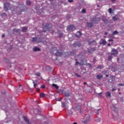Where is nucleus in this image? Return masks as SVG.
<instances>
[{
	"label": "nucleus",
	"mask_w": 124,
	"mask_h": 124,
	"mask_svg": "<svg viewBox=\"0 0 124 124\" xmlns=\"http://www.w3.org/2000/svg\"><path fill=\"white\" fill-rule=\"evenodd\" d=\"M12 5H11V4H10V3L8 2H5L4 3V10H5V11H7V10H12V11L13 10L12 9Z\"/></svg>",
	"instance_id": "obj_1"
},
{
	"label": "nucleus",
	"mask_w": 124,
	"mask_h": 124,
	"mask_svg": "<svg viewBox=\"0 0 124 124\" xmlns=\"http://www.w3.org/2000/svg\"><path fill=\"white\" fill-rule=\"evenodd\" d=\"M52 24L46 23L45 27L43 28V31H44V32H46V31H51V30H52Z\"/></svg>",
	"instance_id": "obj_2"
},
{
	"label": "nucleus",
	"mask_w": 124,
	"mask_h": 124,
	"mask_svg": "<svg viewBox=\"0 0 124 124\" xmlns=\"http://www.w3.org/2000/svg\"><path fill=\"white\" fill-rule=\"evenodd\" d=\"M100 18L98 17H93L92 18V22L93 24H98L99 23V20Z\"/></svg>",
	"instance_id": "obj_3"
},
{
	"label": "nucleus",
	"mask_w": 124,
	"mask_h": 124,
	"mask_svg": "<svg viewBox=\"0 0 124 124\" xmlns=\"http://www.w3.org/2000/svg\"><path fill=\"white\" fill-rule=\"evenodd\" d=\"M75 26L73 25H71L68 26L67 28V31H75Z\"/></svg>",
	"instance_id": "obj_4"
},
{
	"label": "nucleus",
	"mask_w": 124,
	"mask_h": 124,
	"mask_svg": "<svg viewBox=\"0 0 124 124\" xmlns=\"http://www.w3.org/2000/svg\"><path fill=\"white\" fill-rule=\"evenodd\" d=\"M111 56H114V57H115L116 55H118V50L117 49L113 48L111 50Z\"/></svg>",
	"instance_id": "obj_5"
},
{
	"label": "nucleus",
	"mask_w": 124,
	"mask_h": 124,
	"mask_svg": "<svg viewBox=\"0 0 124 124\" xmlns=\"http://www.w3.org/2000/svg\"><path fill=\"white\" fill-rule=\"evenodd\" d=\"M111 108L112 110L115 111V114H116V115H118V111H119V110L118 109V108L116 107V106H115V105H112Z\"/></svg>",
	"instance_id": "obj_6"
},
{
	"label": "nucleus",
	"mask_w": 124,
	"mask_h": 124,
	"mask_svg": "<svg viewBox=\"0 0 124 124\" xmlns=\"http://www.w3.org/2000/svg\"><path fill=\"white\" fill-rule=\"evenodd\" d=\"M73 46L74 47H81V46H82V44H81V42H78L74 44Z\"/></svg>",
	"instance_id": "obj_7"
},
{
	"label": "nucleus",
	"mask_w": 124,
	"mask_h": 124,
	"mask_svg": "<svg viewBox=\"0 0 124 124\" xmlns=\"http://www.w3.org/2000/svg\"><path fill=\"white\" fill-rule=\"evenodd\" d=\"M106 43H107V42H106V40H105V39H101L100 41V44L101 45H106Z\"/></svg>",
	"instance_id": "obj_8"
},
{
	"label": "nucleus",
	"mask_w": 124,
	"mask_h": 124,
	"mask_svg": "<svg viewBox=\"0 0 124 124\" xmlns=\"http://www.w3.org/2000/svg\"><path fill=\"white\" fill-rule=\"evenodd\" d=\"M86 119L84 120L83 122L84 124H88V122H89V121H90V116H87L85 117Z\"/></svg>",
	"instance_id": "obj_9"
},
{
	"label": "nucleus",
	"mask_w": 124,
	"mask_h": 124,
	"mask_svg": "<svg viewBox=\"0 0 124 124\" xmlns=\"http://www.w3.org/2000/svg\"><path fill=\"white\" fill-rule=\"evenodd\" d=\"M24 121L25 123H26V124H31V122H30V120H29V119H28L27 117L24 116Z\"/></svg>",
	"instance_id": "obj_10"
},
{
	"label": "nucleus",
	"mask_w": 124,
	"mask_h": 124,
	"mask_svg": "<svg viewBox=\"0 0 124 124\" xmlns=\"http://www.w3.org/2000/svg\"><path fill=\"white\" fill-rule=\"evenodd\" d=\"M93 23L92 22H87V26L88 27V28H92V27L93 26Z\"/></svg>",
	"instance_id": "obj_11"
},
{
	"label": "nucleus",
	"mask_w": 124,
	"mask_h": 124,
	"mask_svg": "<svg viewBox=\"0 0 124 124\" xmlns=\"http://www.w3.org/2000/svg\"><path fill=\"white\" fill-rule=\"evenodd\" d=\"M102 21L105 23V24H108V19H106V17L104 16H103Z\"/></svg>",
	"instance_id": "obj_12"
},
{
	"label": "nucleus",
	"mask_w": 124,
	"mask_h": 124,
	"mask_svg": "<svg viewBox=\"0 0 124 124\" xmlns=\"http://www.w3.org/2000/svg\"><path fill=\"white\" fill-rule=\"evenodd\" d=\"M33 51L34 52H39L40 51V49L37 47V46H35L33 48Z\"/></svg>",
	"instance_id": "obj_13"
},
{
	"label": "nucleus",
	"mask_w": 124,
	"mask_h": 124,
	"mask_svg": "<svg viewBox=\"0 0 124 124\" xmlns=\"http://www.w3.org/2000/svg\"><path fill=\"white\" fill-rule=\"evenodd\" d=\"M89 45H96V43L94 41H92L88 43Z\"/></svg>",
	"instance_id": "obj_14"
},
{
	"label": "nucleus",
	"mask_w": 124,
	"mask_h": 124,
	"mask_svg": "<svg viewBox=\"0 0 124 124\" xmlns=\"http://www.w3.org/2000/svg\"><path fill=\"white\" fill-rule=\"evenodd\" d=\"M97 79H98V80H100L101 78H103V76L102 74H99L96 76Z\"/></svg>",
	"instance_id": "obj_15"
},
{
	"label": "nucleus",
	"mask_w": 124,
	"mask_h": 124,
	"mask_svg": "<svg viewBox=\"0 0 124 124\" xmlns=\"http://www.w3.org/2000/svg\"><path fill=\"white\" fill-rule=\"evenodd\" d=\"M64 94L66 97H69L71 95V93L66 92L64 93Z\"/></svg>",
	"instance_id": "obj_16"
},
{
	"label": "nucleus",
	"mask_w": 124,
	"mask_h": 124,
	"mask_svg": "<svg viewBox=\"0 0 124 124\" xmlns=\"http://www.w3.org/2000/svg\"><path fill=\"white\" fill-rule=\"evenodd\" d=\"M32 82H33V87L34 88V89H36V87H38V84L36 83H35V82H34V80H32Z\"/></svg>",
	"instance_id": "obj_17"
},
{
	"label": "nucleus",
	"mask_w": 124,
	"mask_h": 124,
	"mask_svg": "<svg viewBox=\"0 0 124 124\" xmlns=\"http://www.w3.org/2000/svg\"><path fill=\"white\" fill-rule=\"evenodd\" d=\"M55 56H62V52H61L59 50H57L55 53Z\"/></svg>",
	"instance_id": "obj_18"
},
{
	"label": "nucleus",
	"mask_w": 124,
	"mask_h": 124,
	"mask_svg": "<svg viewBox=\"0 0 124 124\" xmlns=\"http://www.w3.org/2000/svg\"><path fill=\"white\" fill-rule=\"evenodd\" d=\"M27 30H28V28L26 27H24L22 28V31H23V32H26Z\"/></svg>",
	"instance_id": "obj_19"
},
{
	"label": "nucleus",
	"mask_w": 124,
	"mask_h": 124,
	"mask_svg": "<svg viewBox=\"0 0 124 124\" xmlns=\"http://www.w3.org/2000/svg\"><path fill=\"white\" fill-rule=\"evenodd\" d=\"M37 41V38L36 37H32L31 38V42H36Z\"/></svg>",
	"instance_id": "obj_20"
},
{
	"label": "nucleus",
	"mask_w": 124,
	"mask_h": 124,
	"mask_svg": "<svg viewBox=\"0 0 124 124\" xmlns=\"http://www.w3.org/2000/svg\"><path fill=\"white\" fill-rule=\"evenodd\" d=\"M81 34H82V33H81L80 31H78L77 32V33L76 34V36L77 37H79V36H80L81 35Z\"/></svg>",
	"instance_id": "obj_21"
},
{
	"label": "nucleus",
	"mask_w": 124,
	"mask_h": 124,
	"mask_svg": "<svg viewBox=\"0 0 124 124\" xmlns=\"http://www.w3.org/2000/svg\"><path fill=\"white\" fill-rule=\"evenodd\" d=\"M52 87H54V88H56V90L59 89V86L55 83H53L52 85Z\"/></svg>",
	"instance_id": "obj_22"
},
{
	"label": "nucleus",
	"mask_w": 124,
	"mask_h": 124,
	"mask_svg": "<svg viewBox=\"0 0 124 124\" xmlns=\"http://www.w3.org/2000/svg\"><path fill=\"white\" fill-rule=\"evenodd\" d=\"M106 96H107V97H110L111 96V93L109 92H107L106 93Z\"/></svg>",
	"instance_id": "obj_23"
},
{
	"label": "nucleus",
	"mask_w": 124,
	"mask_h": 124,
	"mask_svg": "<svg viewBox=\"0 0 124 124\" xmlns=\"http://www.w3.org/2000/svg\"><path fill=\"white\" fill-rule=\"evenodd\" d=\"M112 59H113V56H112V55L108 56V61H112Z\"/></svg>",
	"instance_id": "obj_24"
},
{
	"label": "nucleus",
	"mask_w": 124,
	"mask_h": 124,
	"mask_svg": "<svg viewBox=\"0 0 124 124\" xmlns=\"http://www.w3.org/2000/svg\"><path fill=\"white\" fill-rule=\"evenodd\" d=\"M118 33H119V32L116 30L112 32V35H115V34H118Z\"/></svg>",
	"instance_id": "obj_25"
},
{
	"label": "nucleus",
	"mask_w": 124,
	"mask_h": 124,
	"mask_svg": "<svg viewBox=\"0 0 124 124\" xmlns=\"http://www.w3.org/2000/svg\"><path fill=\"white\" fill-rule=\"evenodd\" d=\"M95 121L96 122H97V123H100V121H101V119L99 118H96L95 120Z\"/></svg>",
	"instance_id": "obj_26"
},
{
	"label": "nucleus",
	"mask_w": 124,
	"mask_h": 124,
	"mask_svg": "<svg viewBox=\"0 0 124 124\" xmlns=\"http://www.w3.org/2000/svg\"><path fill=\"white\" fill-rule=\"evenodd\" d=\"M97 68H98V69H102V68H103V66L102 65H98Z\"/></svg>",
	"instance_id": "obj_27"
},
{
	"label": "nucleus",
	"mask_w": 124,
	"mask_h": 124,
	"mask_svg": "<svg viewBox=\"0 0 124 124\" xmlns=\"http://www.w3.org/2000/svg\"><path fill=\"white\" fill-rule=\"evenodd\" d=\"M76 54V52H75L74 51L72 50V51L70 52V55L71 56H74Z\"/></svg>",
	"instance_id": "obj_28"
},
{
	"label": "nucleus",
	"mask_w": 124,
	"mask_h": 124,
	"mask_svg": "<svg viewBox=\"0 0 124 124\" xmlns=\"http://www.w3.org/2000/svg\"><path fill=\"white\" fill-rule=\"evenodd\" d=\"M26 4L27 5H31V1L30 0H27L26 1Z\"/></svg>",
	"instance_id": "obj_29"
},
{
	"label": "nucleus",
	"mask_w": 124,
	"mask_h": 124,
	"mask_svg": "<svg viewBox=\"0 0 124 124\" xmlns=\"http://www.w3.org/2000/svg\"><path fill=\"white\" fill-rule=\"evenodd\" d=\"M40 97H45V93H41L40 94Z\"/></svg>",
	"instance_id": "obj_30"
},
{
	"label": "nucleus",
	"mask_w": 124,
	"mask_h": 124,
	"mask_svg": "<svg viewBox=\"0 0 124 124\" xmlns=\"http://www.w3.org/2000/svg\"><path fill=\"white\" fill-rule=\"evenodd\" d=\"M62 107H63L64 108L66 106V105H65V103H64V102H62Z\"/></svg>",
	"instance_id": "obj_31"
},
{
	"label": "nucleus",
	"mask_w": 124,
	"mask_h": 124,
	"mask_svg": "<svg viewBox=\"0 0 124 124\" xmlns=\"http://www.w3.org/2000/svg\"><path fill=\"white\" fill-rule=\"evenodd\" d=\"M112 20L114 21H118V18L116 17V16L112 17Z\"/></svg>",
	"instance_id": "obj_32"
},
{
	"label": "nucleus",
	"mask_w": 124,
	"mask_h": 124,
	"mask_svg": "<svg viewBox=\"0 0 124 124\" xmlns=\"http://www.w3.org/2000/svg\"><path fill=\"white\" fill-rule=\"evenodd\" d=\"M82 13L85 14L86 13V9H83L81 11Z\"/></svg>",
	"instance_id": "obj_33"
},
{
	"label": "nucleus",
	"mask_w": 124,
	"mask_h": 124,
	"mask_svg": "<svg viewBox=\"0 0 124 124\" xmlns=\"http://www.w3.org/2000/svg\"><path fill=\"white\" fill-rule=\"evenodd\" d=\"M88 53H90V54H92V53H93V50H92V49H88Z\"/></svg>",
	"instance_id": "obj_34"
},
{
	"label": "nucleus",
	"mask_w": 124,
	"mask_h": 124,
	"mask_svg": "<svg viewBox=\"0 0 124 124\" xmlns=\"http://www.w3.org/2000/svg\"><path fill=\"white\" fill-rule=\"evenodd\" d=\"M75 74L76 76H77V77H78V78L81 77V76H80L79 75H78L77 73H75Z\"/></svg>",
	"instance_id": "obj_35"
},
{
	"label": "nucleus",
	"mask_w": 124,
	"mask_h": 124,
	"mask_svg": "<svg viewBox=\"0 0 124 124\" xmlns=\"http://www.w3.org/2000/svg\"><path fill=\"white\" fill-rule=\"evenodd\" d=\"M108 12L110 13V14H111V13H112V9L111 8H109L108 9Z\"/></svg>",
	"instance_id": "obj_36"
},
{
	"label": "nucleus",
	"mask_w": 124,
	"mask_h": 124,
	"mask_svg": "<svg viewBox=\"0 0 124 124\" xmlns=\"http://www.w3.org/2000/svg\"><path fill=\"white\" fill-rule=\"evenodd\" d=\"M59 36L60 37H62V36H63V34H62V33H60Z\"/></svg>",
	"instance_id": "obj_37"
},
{
	"label": "nucleus",
	"mask_w": 124,
	"mask_h": 124,
	"mask_svg": "<svg viewBox=\"0 0 124 124\" xmlns=\"http://www.w3.org/2000/svg\"><path fill=\"white\" fill-rule=\"evenodd\" d=\"M69 114L70 116H71L72 115V111H69Z\"/></svg>",
	"instance_id": "obj_38"
},
{
	"label": "nucleus",
	"mask_w": 124,
	"mask_h": 124,
	"mask_svg": "<svg viewBox=\"0 0 124 124\" xmlns=\"http://www.w3.org/2000/svg\"><path fill=\"white\" fill-rule=\"evenodd\" d=\"M93 62H96V59H95V58H94L93 59Z\"/></svg>",
	"instance_id": "obj_39"
},
{
	"label": "nucleus",
	"mask_w": 124,
	"mask_h": 124,
	"mask_svg": "<svg viewBox=\"0 0 124 124\" xmlns=\"http://www.w3.org/2000/svg\"><path fill=\"white\" fill-rule=\"evenodd\" d=\"M91 50H92V52H93V51H96V49L95 48H93L91 49Z\"/></svg>",
	"instance_id": "obj_40"
},
{
	"label": "nucleus",
	"mask_w": 124,
	"mask_h": 124,
	"mask_svg": "<svg viewBox=\"0 0 124 124\" xmlns=\"http://www.w3.org/2000/svg\"><path fill=\"white\" fill-rule=\"evenodd\" d=\"M108 41L110 42H113V41H114V40H113V39H109Z\"/></svg>",
	"instance_id": "obj_41"
},
{
	"label": "nucleus",
	"mask_w": 124,
	"mask_h": 124,
	"mask_svg": "<svg viewBox=\"0 0 124 124\" xmlns=\"http://www.w3.org/2000/svg\"><path fill=\"white\" fill-rule=\"evenodd\" d=\"M36 75L37 76H40V73H37L36 74Z\"/></svg>",
	"instance_id": "obj_42"
},
{
	"label": "nucleus",
	"mask_w": 124,
	"mask_h": 124,
	"mask_svg": "<svg viewBox=\"0 0 124 124\" xmlns=\"http://www.w3.org/2000/svg\"><path fill=\"white\" fill-rule=\"evenodd\" d=\"M68 1L70 3L73 2V0H68Z\"/></svg>",
	"instance_id": "obj_43"
},
{
	"label": "nucleus",
	"mask_w": 124,
	"mask_h": 124,
	"mask_svg": "<svg viewBox=\"0 0 124 124\" xmlns=\"http://www.w3.org/2000/svg\"><path fill=\"white\" fill-rule=\"evenodd\" d=\"M111 2H112V3H115V1H116V0H111Z\"/></svg>",
	"instance_id": "obj_44"
},
{
	"label": "nucleus",
	"mask_w": 124,
	"mask_h": 124,
	"mask_svg": "<svg viewBox=\"0 0 124 124\" xmlns=\"http://www.w3.org/2000/svg\"><path fill=\"white\" fill-rule=\"evenodd\" d=\"M78 64H79V62H76V63H75V65H78Z\"/></svg>",
	"instance_id": "obj_45"
},
{
	"label": "nucleus",
	"mask_w": 124,
	"mask_h": 124,
	"mask_svg": "<svg viewBox=\"0 0 124 124\" xmlns=\"http://www.w3.org/2000/svg\"><path fill=\"white\" fill-rule=\"evenodd\" d=\"M102 93V92H101L99 93H98V95H99V96H101V94Z\"/></svg>",
	"instance_id": "obj_46"
},
{
	"label": "nucleus",
	"mask_w": 124,
	"mask_h": 124,
	"mask_svg": "<svg viewBox=\"0 0 124 124\" xmlns=\"http://www.w3.org/2000/svg\"><path fill=\"white\" fill-rule=\"evenodd\" d=\"M99 111H100V109L97 110V115H99V113L98 112Z\"/></svg>",
	"instance_id": "obj_47"
},
{
	"label": "nucleus",
	"mask_w": 124,
	"mask_h": 124,
	"mask_svg": "<svg viewBox=\"0 0 124 124\" xmlns=\"http://www.w3.org/2000/svg\"><path fill=\"white\" fill-rule=\"evenodd\" d=\"M36 90L37 92H39V91H40L39 90V88H36Z\"/></svg>",
	"instance_id": "obj_48"
},
{
	"label": "nucleus",
	"mask_w": 124,
	"mask_h": 124,
	"mask_svg": "<svg viewBox=\"0 0 124 124\" xmlns=\"http://www.w3.org/2000/svg\"><path fill=\"white\" fill-rule=\"evenodd\" d=\"M42 89H45V86L44 85H43L41 86Z\"/></svg>",
	"instance_id": "obj_49"
},
{
	"label": "nucleus",
	"mask_w": 124,
	"mask_h": 124,
	"mask_svg": "<svg viewBox=\"0 0 124 124\" xmlns=\"http://www.w3.org/2000/svg\"><path fill=\"white\" fill-rule=\"evenodd\" d=\"M114 91H116V89L113 88L112 89V92H114Z\"/></svg>",
	"instance_id": "obj_50"
},
{
	"label": "nucleus",
	"mask_w": 124,
	"mask_h": 124,
	"mask_svg": "<svg viewBox=\"0 0 124 124\" xmlns=\"http://www.w3.org/2000/svg\"><path fill=\"white\" fill-rule=\"evenodd\" d=\"M1 36H2V38L4 37V36H5L4 34H2Z\"/></svg>",
	"instance_id": "obj_51"
},
{
	"label": "nucleus",
	"mask_w": 124,
	"mask_h": 124,
	"mask_svg": "<svg viewBox=\"0 0 124 124\" xmlns=\"http://www.w3.org/2000/svg\"><path fill=\"white\" fill-rule=\"evenodd\" d=\"M104 34H105V35H106L107 34H108V33L107 32H105Z\"/></svg>",
	"instance_id": "obj_52"
},
{
	"label": "nucleus",
	"mask_w": 124,
	"mask_h": 124,
	"mask_svg": "<svg viewBox=\"0 0 124 124\" xmlns=\"http://www.w3.org/2000/svg\"><path fill=\"white\" fill-rule=\"evenodd\" d=\"M83 84H84V85H87V82H84L83 83Z\"/></svg>",
	"instance_id": "obj_53"
},
{
	"label": "nucleus",
	"mask_w": 124,
	"mask_h": 124,
	"mask_svg": "<svg viewBox=\"0 0 124 124\" xmlns=\"http://www.w3.org/2000/svg\"><path fill=\"white\" fill-rule=\"evenodd\" d=\"M108 46H111V45L109 43H108Z\"/></svg>",
	"instance_id": "obj_54"
},
{
	"label": "nucleus",
	"mask_w": 124,
	"mask_h": 124,
	"mask_svg": "<svg viewBox=\"0 0 124 124\" xmlns=\"http://www.w3.org/2000/svg\"><path fill=\"white\" fill-rule=\"evenodd\" d=\"M89 67H92V64H89Z\"/></svg>",
	"instance_id": "obj_55"
},
{
	"label": "nucleus",
	"mask_w": 124,
	"mask_h": 124,
	"mask_svg": "<svg viewBox=\"0 0 124 124\" xmlns=\"http://www.w3.org/2000/svg\"><path fill=\"white\" fill-rule=\"evenodd\" d=\"M19 31V30H16V29L15 30V31Z\"/></svg>",
	"instance_id": "obj_56"
},
{
	"label": "nucleus",
	"mask_w": 124,
	"mask_h": 124,
	"mask_svg": "<svg viewBox=\"0 0 124 124\" xmlns=\"http://www.w3.org/2000/svg\"><path fill=\"white\" fill-rule=\"evenodd\" d=\"M21 85H19L18 89H20V88H21Z\"/></svg>",
	"instance_id": "obj_57"
},
{
	"label": "nucleus",
	"mask_w": 124,
	"mask_h": 124,
	"mask_svg": "<svg viewBox=\"0 0 124 124\" xmlns=\"http://www.w3.org/2000/svg\"><path fill=\"white\" fill-rule=\"evenodd\" d=\"M73 124H77V123L75 122V123H73Z\"/></svg>",
	"instance_id": "obj_58"
},
{
	"label": "nucleus",
	"mask_w": 124,
	"mask_h": 124,
	"mask_svg": "<svg viewBox=\"0 0 124 124\" xmlns=\"http://www.w3.org/2000/svg\"><path fill=\"white\" fill-rule=\"evenodd\" d=\"M119 86H123V85L122 84H119Z\"/></svg>",
	"instance_id": "obj_59"
},
{
	"label": "nucleus",
	"mask_w": 124,
	"mask_h": 124,
	"mask_svg": "<svg viewBox=\"0 0 124 124\" xmlns=\"http://www.w3.org/2000/svg\"><path fill=\"white\" fill-rule=\"evenodd\" d=\"M108 75H106V77H108Z\"/></svg>",
	"instance_id": "obj_60"
},
{
	"label": "nucleus",
	"mask_w": 124,
	"mask_h": 124,
	"mask_svg": "<svg viewBox=\"0 0 124 124\" xmlns=\"http://www.w3.org/2000/svg\"><path fill=\"white\" fill-rule=\"evenodd\" d=\"M117 61L119 62V58H117Z\"/></svg>",
	"instance_id": "obj_61"
},
{
	"label": "nucleus",
	"mask_w": 124,
	"mask_h": 124,
	"mask_svg": "<svg viewBox=\"0 0 124 124\" xmlns=\"http://www.w3.org/2000/svg\"><path fill=\"white\" fill-rule=\"evenodd\" d=\"M76 61L77 62L78 60H77V59H76Z\"/></svg>",
	"instance_id": "obj_62"
},
{
	"label": "nucleus",
	"mask_w": 124,
	"mask_h": 124,
	"mask_svg": "<svg viewBox=\"0 0 124 124\" xmlns=\"http://www.w3.org/2000/svg\"><path fill=\"white\" fill-rule=\"evenodd\" d=\"M97 6H98V7H99V5H98Z\"/></svg>",
	"instance_id": "obj_63"
},
{
	"label": "nucleus",
	"mask_w": 124,
	"mask_h": 124,
	"mask_svg": "<svg viewBox=\"0 0 124 124\" xmlns=\"http://www.w3.org/2000/svg\"><path fill=\"white\" fill-rule=\"evenodd\" d=\"M104 37H105V38H106V36H104Z\"/></svg>",
	"instance_id": "obj_64"
}]
</instances>
